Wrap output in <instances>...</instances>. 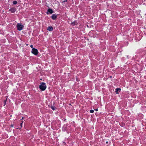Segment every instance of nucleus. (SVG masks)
Returning a JSON list of instances; mask_svg holds the SVG:
<instances>
[{
	"label": "nucleus",
	"instance_id": "1",
	"mask_svg": "<svg viewBox=\"0 0 146 146\" xmlns=\"http://www.w3.org/2000/svg\"><path fill=\"white\" fill-rule=\"evenodd\" d=\"M39 88L41 91H44L46 88L45 83L44 82H41L39 86Z\"/></svg>",
	"mask_w": 146,
	"mask_h": 146
},
{
	"label": "nucleus",
	"instance_id": "2",
	"mask_svg": "<svg viewBox=\"0 0 146 146\" xmlns=\"http://www.w3.org/2000/svg\"><path fill=\"white\" fill-rule=\"evenodd\" d=\"M17 30L19 31H21L22 30L24 26L20 23H18L17 25Z\"/></svg>",
	"mask_w": 146,
	"mask_h": 146
},
{
	"label": "nucleus",
	"instance_id": "3",
	"mask_svg": "<svg viewBox=\"0 0 146 146\" xmlns=\"http://www.w3.org/2000/svg\"><path fill=\"white\" fill-rule=\"evenodd\" d=\"M32 53L35 55H37L38 54L37 50L35 48H33L31 51Z\"/></svg>",
	"mask_w": 146,
	"mask_h": 146
},
{
	"label": "nucleus",
	"instance_id": "4",
	"mask_svg": "<svg viewBox=\"0 0 146 146\" xmlns=\"http://www.w3.org/2000/svg\"><path fill=\"white\" fill-rule=\"evenodd\" d=\"M53 12L52 11V9H49L48 11L46 13L47 14H48L49 13L50 14H52L53 13Z\"/></svg>",
	"mask_w": 146,
	"mask_h": 146
},
{
	"label": "nucleus",
	"instance_id": "5",
	"mask_svg": "<svg viewBox=\"0 0 146 146\" xmlns=\"http://www.w3.org/2000/svg\"><path fill=\"white\" fill-rule=\"evenodd\" d=\"M16 11V9L15 8H11L9 11L11 13H14Z\"/></svg>",
	"mask_w": 146,
	"mask_h": 146
},
{
	"label": "nucleus",
	"instance_id": "6",
	"mask_svg": "<svg viewBox=\"0 0 146 146\" xmlns=\"http://www.w3.org/2000/svg\"><path fill=\"white\" fill-rule=\"evenodd\" d=\"M52 18L53 20H55L57 18V15L55 14H53L52 16Z\"/></svg>",
	"mask_w": 146,
	"mask_h": 146
},
{
	"label": "nucleus",
	"instance_id": "7",
	"mask_svg": "<svg viewBox=\"0 0 146 146\" xmlns=\"http://www.w3.org/2000/svg\"><path fill=\"white\" fill-rule=\"evenodd\" d=\"M47 30L50 31H52L53 30V28L52 27H48V28Z\"/></svg>",
	"mask_w": 146,
	"mask_h": 146
},
{
	"label": "nucleus",
	"instance_id": "8",
	"mask_svg": "<svg viewBox=\"0 0 146 146\" xmlns=\"http://www.w3.org/2000/svg\"><path fill=\"white\" fill-rule=\"evenodd\" d=\"M121 89L120 88H117L115 89V92L117 94H118L119 93L118 92L119 91H120Z\"/></svg>",
	"mask_w": 146,
	"mask_h": 146
},
{
	"label": "nucleus",
	"instance_id": "9",
	"mask_svg": "<svg viewBox=\"0 0 146 146\" xmlns=\"http://www.w3.org/2000/svg\"><path fill=\"white\" fill-rule=\"evenodd\" d=\"M71 24L72 25H74L77 24V23L75 21L71 23Z\"/></svg>",
	"mask_w": 146,
	"mask_h": 146
},
{
	"label": "nucleus",
	"instance_id": "10",
	"mask_svg": "<svg viewBox=\"0 0 146 146\" xmlns=\"http://www.w3.org/2000/svg\"><path fill=\"white\" fill-rule=\"evenodd\" d=\"M17 3V2L16 1H13V4L14 5L16 4Z\"/></svg>",
	"mask_w": 146,
	"mask_h": 146
},
{
	"label": "nucleus",
	"instance_id": "11",
	"mask_svg": "<svg viewBox=\"0 0 146 146\" xmlns=\"http://www.w3.org/2000/svg\"><path fill=\"white\" fill-rule=\"evenodd\" d=\"M51 108L53 110H54L56 109V108L55 107L53 106H52L51 107Z\"/></svg>",
	"mask_w": 146,
	"mask_h": 146
},
{
	"label": "nucleus",
	"instance_id": "12",
	"mask_svg": "<svg viewBox=\"0 0 146 146\" xmlns=\"http://www.w3.org/2000/svg\"><path fill=\"white\" fill-rule=\"evenodd\" d=\"M90 112L91 113H93L94 112V110H90Z\"/></svg>",
	"mask_w": 146,
	"mask_h": 146
},
{
	"label": "nucleus",
	"instance_id": "13",
	"mask_svg": "<svg viewBox=\"0 0 146 146\" xmlns=\"http://www.w3.org/2000/svg\"><path fill=\"white\" fill-rule=\"evenodd\" d=\"M30 46H31V48H33V45H31Z\"/></svg>",
	"mask_w": 146,
	"mask_h": 146
},
{
	"label": "nucleus",
	"instance_id": "14",
	"mask_svg": "<svg viewBox=\"0 0 146 146\" xmlns=\"http://www.w3.org/2000/svg\"><path fill=\"white\" fill-rule=\"evenodd\" d=\"M4 102L5 104L6 102V100H5L4 101Z\"/></svg>",
	"mask_w": 146,
	"mask_h": 146
},
{
	"label": "nucleus",
	"instance_id": "15",
	"mask_svg": "<svg viewBox=\"0 0 146 146\" xmlns=\"http://www.w3.org/2000/svg\"><path fill=\"white\" fill-rule=\"evenodd\" d=\"M22 124H22V123H21L20 126H21V127H22Z\"/></svg>",
	"mask_w": 146,
	"mask_h": 146
},
{
	"label": "nucleus",
	"instance_id": "16",
	"mask_svg": "<svg viewBox=\"0 0 146 146\" xmlns=\"http://www.w3.org/2000/svg\"><path fill=\"white\" fill-rule=\"evenodd\" d=\"M13 124L11 125V127H13Z\"/></svg>",
	"mask_w": 146,
	"mask_h": 146
},
{
	"label": "nucleus",
	"instance_id": "17",
	"mask_svg": "<svg viewBox=\"0 0 146 146\" xmlns=\"http://www.w3.org/2000/svg\"><path fill=\"white\" fill-rule=\"evenodd\" d=\"M95 110H96V111H97L98 110V109H95Z\"/></svg>",
	"mask_w": 146,
	"mask_h": 146
},
{
	"label": "nucleus",
	"instance_id": "18",
	"mask_svg": "<svg viewBox=\"0 0 146 146\" xmlns=\"http://www.w3.org/2000/svg\"><path fill=\"white\" fill-rule=\"evenodd\" d=\"M23 121H21V123H22V124H23Z\"/></svg>",
	"mask_w": 146,
	"mask_h": 146
},
{
	"label": "nucleus",
	"instance_id": "19",
	"mask_svg": "<svg viewBox=\"0 0 146 146\" xmlns=\"http://www.w3.org/2000/svg\"><path fill=\"white\" fill-rule=\"evenodd\" d=\"M24 119V117H22V119Z\"/></svg>",
	"mask_w": 146,
	"mask_h": 146
},
{
	"label": "nucleus",
	"instance_id": "20",
	"mask_svg": "<svg viewBox=\"0 0 146 146\" xmlns=\"http://www.w3.org/2000/svg\"><path fill=\"white\" fill-rule=\"evenodd\" d=\"M17 129H21V128H17Z\"/></svg>",
	"mask_w": 146,
	"mask_h": 146
},
{
	"label": "nucleus",
	"instance_id": "21",
	"mask_svg": "<svg viewBox=\"0 0 146 146\" xmlns=\"http://www.w3.org/2000/svg\"><path fill=\"white\" fill-rule=\"evenodd\" d=\"M106 143H108V141H107V142H106Z\"/></svg>",
	"mask_w": 146,
	"mask_h": 146
},
{
	"label": "nucleus",
	"instance_id": "22",
	"mask_svg": "<svg viewBox=\"0 0 146 146\" xmlns=\"http://www.w3.org/2000/svg\"><path fill=\"white\" fill-rule=\"evenodd\" d=\"M26 45H28V44H26Z\"/></svg>",
	"mask_w": 146,
	"mask_h": 146
}]
</instances>
